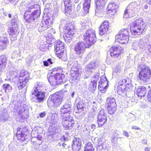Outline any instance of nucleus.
Instances as JSON below:
<instances>
[{
    "mask_svg": "<svg viewBox=\"0 0 151 151\" xmlns=\"http://www.w3.org/2000/svg\"><path fill=\"white\" fill-rule=\"evenodd\" d=\"M71 105L65 103L60 109V114L62 123L64 128L66 130L71 129L73 126L75 122L71 116L69 112Z\"/></svg>",
    "mask_w": 151,
    "mask_h": 151,
    "instance_id": "f257e3e1",
    "label": "nucleus"
},
{
    "mask_svg": "<svg viewBox=\"0 0 151 151\" xmlns=\"http://www.w3.org/2000/svg\"><path fill=\"white\" fill-rule=\"evenodd\" d=\"M26 6L25 12L24 15V19L26 21L29 23H32L34 22L36 18L39 17L40 15V10L36 9L32 12V9L36 7L40 8V6L37 4L32 5L31 4H25Z\"/></svg>",
    "mask_w": 151,
    "mask_h": 151,
    "instance_id": "f03ea898",
    "label": "nucleus"
},
{
    "mask_svg": "<svg viewBox=\"0 0 151 151\" xmlns=\"http://www.w3.org/2000/svg\"><path fill=\"white\" fill-rule=\"evenodd\" d=\"M146 24L142 19H137L130 25L131 33L133 35H139L143 32Z\"/></svg>",
    "mask_w": 151,
    "mask_h": 151,
    "instance_id": "7ed1b4c3",
    "label": "nucleus"
},
{
    "mask_svg": "<svg viewBox=\"0 0 151 151\" xmlns=\"http://www.w3.org/2000/svg\"><path fill=\"white\" fill-rule=\"evenodd\" d=\"M140 68V71L138 74V79L141 83L146 84L149 83L151 77V71L149 68L147 67L138 66Z\"/></svg>",
    "mask_w": 151,
    "mask_h": 151,
    "instance_id": "20e7f679",
    "label": "nucleus"
},
{
    "mask_svg": "<svg viewBox=\"0 0 151 151\" xmlns=\"http://www.w3.org/2000/svg\"><path fill=\"white\" fill-rule=\"evenodd\" d=\"M65 92H57L53 94L50 99L47 101L48 106L49 107L53 106L57 107L59 106L63 101L64 93Z\"/></svg>",
    "mask_w": 151,
    "mask_h": 151,
    "instance_id": "39448f33",
    "label": "nucleus"
},
{
    "mask_svg": "<svg viewBox=\"0 0 151 151\" xmlns=\"http://www.w3.org/2000/svg\"><path fill=\"white\" fill-rule=\"evenodd\" d=\"M65 33L63 37L66 43L70 42L75 31V26L71 23L67 22L64 28Z\"/></svg>",
    "mask_w": 151,
    "mask_h": 151,
    "instance_id": "423d86ee",
    "label": "nucleus"
},
{
    "mask_svg": "<svg viewBox=\"0 0 151 151\" xmlns=\"http://www.w3.org/2000/svg\"><path fill=\"white\" fill-rule=\"evenodd\" d=\"M37 87L36 88H33L31 91L32 95H34V96L32 97L31 99L32 102L39 103L44 99L45 92H42L40 89H37Z\"/></svg>",
    "mask_w": 151,
    "mask_h": 151,
    "instance_id": "0eeeda50",
    "label": "nucleus"
},
{
    "mask_svg": "<svg viewBox=\"0 0 151 151\" xmlns=\"http://www.w3.org/2000/svg\"><path fill=\"white\" fill-rule=\"evenodd\" d=\"M95 32L94 30L89 29L86 31L83 35L84 39L89 47L96 41Z\"/></svg>",
    "mask_w": 151,
    "mask_h": 151,
    "instance_id": "6e6552de",
    "label": "nucleus"
},
{
    "mask_svg": "<svg viewBox=\"0 0 151 151\" xmlns=\"http://www.w3.org/2000/svg\"><path fill=\"white\" fill-rule=\"evenodd\" d=\"M89 47L83 42H79L76 44L74 47V50L76 57L81 58L85 52L86 48Z\"/></svg>",
    "mask_w": 151,
    "mask_h": 151,
    "instance_id": "1a4fd4ad",
    "label": "nucleus"
},
{
    "mask_svg": "<svg viewBox=\"0 0 151 151\" xmlns=\"http://www.w3.org/2000/svg\"><path fill=\"white\" fill-rule=\"evenodd\" d=\"M27 73L24 70H22L20 72L19 80L17 83V86L19 89H22L24 87L28 81L29 78L26 76Z\"/></svg>",
    "mask_w": 151,
    "mask_h": 151,
    "instance_id": "9d476101",
    "label": "nucleus"
},
{
    "mask_svg": "<svg viewBox=\"0 0 151 151\" xmlns=\"http://www.w3.org/2000/svg\"><path fill=\"white\" fill-rule=\"evenodd\" d=\"M138 6L136 2H133L130 3L127 7V9L124 12L123 17L127 18L131 17L134 15L135 11Z\"/></svg>",
    "mask_w": 151,
    "mask_h": 151,
    "instance_id": "9b49d317",
    "label": "nucleus"
},
{
    "mask_svg": "<svg viewBox=\"0 0 151 151\" xmlns=\"http://www.w3.org/2000/svg\"><path fill=\"white\" fill-rule=\"evenodd\" d=\"M121 34L116 35L115 40L116 41L124 44L127 43L129 40V34L128 30L126 29H121Z\"/></svg>",
    "mask_w": 151,
    "mask_h": 151,
    "instance_id": "f8f14e48",
    "label": "nucleus"
},
{
    "mask_svg": "<svg viewBox=\"0 0 151 151\" xmlns=\"http://www.w3.org/2000/svg\"><path fill=\"white\" fill-rule=\"evenodd\" d=\"M97 117V122L99 127H102L107 121V116L104 109H101Z\"/></svg>",
    "mask_w": 151,
    "mask_h": 151,
    "instance_id": "ddd939ff",
    "label": "nucleus"
},
{
    "mask_svg": "<svg viewBox=\"0 0 151 151\" xmlns=\"http://www.w3.org/2000/svg\"><path fill=\"white\" fill-rule=\"evenodd\" d=\"M52 25V22L50 19H44L42 21L41 26L39 28V31L41 32L47 30V32H51L53 29H50Z\"/></svg>",
    "mask_w": 151,
    "mask_h": 151,
    "instance_id": "4468645a",
    "label": "nucleus"
},
{
    "mask_svg": "<svg viewBox=\"0 0 151 151\" xmlns=\"http://www.w3.org/2000/svg\"><path fill=\"white\" fill-rule=\"evenodd\" d=\"M19 32V30L18 29L17 24L14 25L13 24L10 27L9 31V34L12 36L11 37V40H16L17 39V35Z\"/></svg>",
    "mask_w": 151,
    "mask_h": 151,
    "instance_id": "2eb2a0df",
    "label": "nucleus"
},
{
    "mask_svg": "<svg viewBox=\"0 0 151 151\" xmlns=\"http://www.w3.org/2000/svg\"><path fill=\"white\" fill-rule=\"evenodd\" d=\"M108 82L106 77L104 76L101 78V81L99 82L98 88L101 91H104L108 87Z\"/></svg>",
    "mask_w": 151,
    "mask_h": 151,
    "instance_id": "dca6fc26",
    "label": "nucleus"
},
{
    "mask_svg": "<svg viewBox=\"0 0 151 151\" xmlns=\"http://www.w3.org/2000/svg\"><path fill=\"white\" fill-rule=\"evenodd\" d=\"M110 54L113 58H115L118 56L122 52L121 47L119 46H114L109 50Z\"/></svg>",
    "mask_w": 151,
    "mask_h": 151,
    "instance_id": "f3484780",
    "label": "nucleus"
},
{
    "mask_svg": "<svg viewBox=\"0 0 151 151\" xmlns=\"http://www.w3.org/2000/svg\"><path fill=\"white\" fill-rule=\"evenodd\" d=\"M109 27V22L106 20L104 21L99 28V34L101 35H103L105 34L108 31Z\"/></svg>",
    "mask_w": 151,
    "mask_h": 151,
    "instance_id": "a211bd4d",
    "label": "nucleus"
},
{
    "mask_svg": "<svg viewBox=\"0 0 151 151\" xmlns=\"http://www.w3.org/2000/svg\"><path fill=\"white\" fill-rule=\"evenodd\" d=\"M118 6L114 2L110 3L108 5L107 13L113 15L116 12Z\"/></svg>",
    "mask_w": 151,
    "mask_h": 151,
    "instance_id": "6ab92c4d",
    "label": "nucleus"
},
{
    "mask_svg": "<svg viewBox=\"0 0 151 151\" xmlns=\"http://www.w3.org/2000/svg\"><path fill=\"white\" fill-rule=\"evenodd\" d=\"M20 128H18L16 134L17 139L21 141H24L27 138L26 134L27 132L26 131L24 132Z\"/></svg>",
    "mask_w": 151,
    "mask_h": 151,
    "instance_id": "aec40b11",
    "label": "nucleus"
},
{
    "mask_svg": "<svg viewBox=\"0 0 151 151\" xmlns=\"http://www.w3.org/2000/svg\"><path fill=\"white\" fill-rule=\"evenodd\" d=\"M72 145L73 151H79L81 147V141L80 139L75 138L73 141Z\"/></svg>",
    "mask_w": 151,
    "mask_h": 151,
    "instance_id": "412c9836",
    "label": "nucleus"
},
{
    "mask_svg": "<svg viewBox=\"0 0 151 151\" xmlns=\"http://www.w3.org/2000/svg\"><path fill=\"white\" fill-rule=\"evenodd\" d=\"M63 1L65 6V12L68 14H70L72 12V1L71 0H64Z\"/></svg>",
    "mask_w": 151,
    "mask_h": 151,
    "instance_id": "4be33fe9",
    "label": "nucleus"
},
{
    "mask_svg": "<svg viewBox=\"0 0 151 151\" xmlns=\"http://www.w3.org/2000/svg\"><path fill=\"white\" fill-rule=\"evenodd\" d=\"M52 74H54L56 77V79L58 84L63 82V80L65 78V75L62 73L60 74L57 71H53L52 73Z\"/></svg>",
    "mask_w": 151,
    "mask_h": 151,
    "instance_id": "5701e85b",
    "label": "nucleus"
},
{
    "mask_svg": "<svg viewBox=\"0 0 151 151\" xmlns=\"http://www.w3.org/2000/svg\"><path fill=\"white\" fill-rule=\"evenodd\" d=\"M14 111L17 112L19 115H20L22 113L23 114L21 116V117L22 118H23L24 114L25 113L24 107L22 106H17L16 105H15L14 107Z\"/></svg>",
    "mask_w": 151,
    "mask_h": 151,
    "instance_id": "b1692460",
    "label": "nucleus"
},
{
    "mask_svg": "<svg viewBox=\"0 0 151 151\" xmlns=\"http://www.w3.org/2000/svg\"><path fill=\"white\" fill-rule=\"evenodd\" d=\"M54 74L51 75L49 74L47 76V78L48 79V81L52 86H56L58 85L56 77Z\"/></svg>",
    "mask_w": 151,
    "mask_h": 151,
    "instance_id": "393cba45",
    "label": "nucleus"
},
{
    "mask_svg": "<svg viewBox=\"0 0 151 151\" xmlns=\"http://www.w3.org/2000/svg\"><path fill=\"white\" fill-rule=\"evenodd\" d=\"M108 113L109 114H114L116 110V103L113 102L112 104H106Z\"/></svg>",
    "mask_w": 151,
    "mask_h": 151,
    "instance_id": "a878e982",
    "label": "nucleus"
},
{
    "mask_svg": "<svg viewBox=\"0 0 151 151\" xmlns=\"http://www.w3.org/2000/svg\"><path fill=\"white\" fill-rule=\"evenodd\" d=\"M91 0H85L83 3V10L84 14H87L90 7Z\"/></svg>",
    "mask_w": 151,
    "mask_h": 151,
    "instance_id": "bb28decb",
    "label": "nucleus"
},
{
    "mask_svg": "<svg viewBox=\"0 0 151 151\" xmlns=\"http://www.w3.org/2000/svg\"><path fill=\"white\" fill-rule=\"evenodd\" d=\"M146 92V89L144 86H139L137 90V94L138 97H141L145 96Z\"/></svg>",
    "mask_w": 151,
    "mask_h": 151,
    "instance_id": "cd10ccee",
    "label": "nucleus"
},
{
    "mask_svg": "<svg viewBox=\"0 0 151 151\" xmlns=\"http://www.w3.org/2000/svg\"><path fill=\"white\" fill-rule=\"evenodd\" d=\"M34 137L36 138L37 139V140L34 141V137H33V138L32 139V142H33L32 143V145L34 146H36L40 145L42 143V136L41 134H39L37 135L36 136H35Z\"/></svg>",
    "mask_w": 151,
    "mask_h": 151,
    "instance_id": "c85d7f7f",
    "label": "nucleus"
},
{
    "mask_svg": "<svg viewBox=\"0 0 151 151\" xmlns=\"http://www.w3.org/2000/svg\"><path fill=\"white\" fill-rule=\"evenodd\" d=\"M55 50H63L65 48L64 43L60 40L56 41L55 42Z\"/></svg>",
    "mask_w": 151,
    "mask_h": 151,
    "instance_id": "c756f323",
    "label": "nucleus"
},
{
    "mask_svg": "<svg viewBox=\"0 0 151 151\" xmlns=\"http://www.w3.org/2000/svg\"><path fill=\"white\" fill-rule=\"evenodd\" d=\"M85 102L84 101L81 100L78 103L77 108L78 110L77 112H80L83 111L85 107Z\"/></svg>",
    "mask_w": 151,
    "mask_h": 151,
    "instance_id": "7c9ffc66",
    "label": "nucleus"
},
{
    "mask_svg": "<svg viewBox=\"0 0 151 151\" xmlns=\"http://www.w3.org/2000/svg\"><path fill=\"white\" fill-rule=\"evenodd\" d=\"M58 133L56 130L51 131L49 133L48 137L52 141H57L58 139Z\"/></svg>",
    "mask_w": 151,
    "mask_h": 151,
    "instance_id": "2f4dec72",
    "label": "nucleus"
},
{
    "mask_svg": "<svg viewBox=\"0 0 151 151\" xmlns=\"http://www.w3.org/2000/svg\"><path fill=\"white\" fill-rule=\"evenodd\" d=\"M147 42L145 39H142L139 41V50L140 51H144L146 49Z\"/></svg>",
    "mask_w": 151,
    "mask_h": 151,
    "instance_id": "473e14b6",
    "label": "nucleus"
},
{
    "mask_svg": "<svg viewBox=\"0 0 151 151\" xmlns=\"http://www.w3.org/2000/svg\"><path fill=\"white\" fill-rule=\"evenodd\" d=\"M97 81L96 80H93L89 84L88 87L89 90L93 92L96 89Z\"/></svg>",
    "mask_w": 151,
    "mask_h": 151,
    "instance_id": "72a5a7b5",
    "label": "nucleus"
},
{
    "mask_svg": "<svg viewBox=\"0 0 151 151\" xmlns=\"http://www.w3.org/2000/svg\"><path fill=\"white\" fill-rule=\"evenodd\" d=\"M95 3L97 9L95 10L96 14L97 12V9H99L100 7L104 6L105 4V0H95Z\"/></svg>",
    "mask_w": 151,
    "mask_h": 151,
    "instance_id": "f704fd0d",
    "label": "nucleus"
},
{
    "mask_svg": "<svg viewBox=\"0 0 151 151\" xmlns=\"http://www.w3.org/2000/svg\"><path fill=\"white\" fill-rule=\"evenodd\" d=\"M95 66V62L94 61L91 62L86 66V70L87 71H90L91 72H92V70H90L94 68Z\"/></svg>",
    "mask_w": 151,
    "mask_h": 151,
    "instance_id": "c9c22d12",
    "label": "nucleus"
},
{
    "mask_svg": "<svg viewBox=\"0 0 151 151\" xmlns=\"http://www.w3.org/2000/svg\"><path fill=\"white\" fill-rule=\"evenodd\" d=\"M81 69L79 65L78 64L77 62L74 61L73 65L71 68V72H76V71Z\"/></svg>",
    "mask_w": 151,
    "mask_h": 151,
    "instance_id": "e433bc0d",
    "label": "nucleus"
},
{
    "mask_svg": "<svg viewBox=\"0 0 151 151\" xmlns=\"http://www.w3.org/2000/svg\"><path fill=\"white\" fill-rule=\"evenodd\" d=\"M131 81L129 78L123 79L119 82V84L120 86H122L123 85H124L125 86L131 85Z\"/></svg>",
    "mask_w": 151,
    "mask_h": 151,
    "instance_id": "4c0bfd02",
    "label": "nucleus"
},
{
    "mask_svg": "<svg viewBox=\"0 0 151 151\" xmlns=\"http://www.w3.org/2000/svg\"><path fill=\"white\" fill-rule=\"evenodd\" d=\"M82 72L81 69L75 72L72 73V76H73L74 79L79 80L81 76Z\"/></svg>",
    "mask_w": 151,
    "mask_h": 151,
    "instance_id": "58836bf2",
    "label": "nucleus"
},
{
    "mask_svg": "<svg viewBox=\"0 0 151 151\" xmlns=\"http://www.w3.org/2000/svg\"><path fill=\"white\" fill-rule=\"evenodd\" d=\"M8 43V39L6 38L4 40L0 41V49H5Z\"/></svg>",
    "mask_w": 151,
    "mask_h": 151,
    "instance_id": "ea45409f",
    "label": "nucleus"
},
{
    "mask_svg": "<svg viewBox=\"0 0 151 151\" xmlns=\"http://www.w3.org/2000/svg\"><path fill=\"white\" fill-rule=\"evenodd\" d=\"M93 150L94 148L91 142H87L85 146L84 151H93Z\"/></svg>",
    "mask_w": 151,
    "mask_h": 151,
    "instance_id": "a19ab883",
    "label": "nucleus"
},
{
    "mask_svg": "<svg viewBox=\"0 0 151 151\" xmlns=\"http://www.w3.org/2000/svg\"><path fill=\"white\" fill-rule=\"evenodd\" d=\"M9 119V116L7 112H3L0 114V120L5 121Z\"/></svg>",
    "mask_w": 151,
    "mask_h": 151,
    "instance_id": "79ce46f5",
    "label": "nucleus"
},
{
    "mask_svg": "<svg viewBox=\"0 0 151 151\" xmlns=\"http://www.w3.org/2000/svg\"><path fill=\"white\" fill-rule=\"evenodd\" d=\"M20 52H18L17 50H14L12 55V58L13 59H20V58L21 56L20 55Z\"/></svg>",
    "mask_w": 151,
    "mask_h": 151,
    "instance_id": "37998d69",
    "label": "nucleus"
},
{
    "mask_svg": "<svg viewBox=\"0 0 151 151\" xmlns=\"http://www.w3.org/2000/svg\"><path fill=\"white\" fill-rule=\"evenodd\" d=\"M7 62V58L5 55H2L0 56V63L4 64V66L6 65Z\"/></svg>",
    "mask_w": 151,
    "mask_h": 151,
    "instance_id": "c03bdc74",
    "label": "nucleus"
},
{
    "mask_svg": "<svg viewBox=\"0 0 151 151\" xmlns=\"http://www.w3.org/2000/svg\"><path fill=\"white\" fill-rule=\"evenodd\" d=\"M3 87L6 92H9L12 90L11 86L8 84H4L3 85Z\"/></svg>",
    "mask_w": 151,
    "mask_h": 151,
    "instance_id": "a18cd8bd",
    "label": "nucleus"
},
{
    "mask_svg": "<svg viewBox=\"0 0 151 151\" xmlns=\"http://www.w3.org/2000/svg\"><path fill=\"white\" fill-rule=\"evenodd\" d=\"M139 41H134L132 44V48L134 50H136L139 49Z\"/></svg>",
    "mask_w": 151,
    "mask_h": 151,
    "instance_id": "49530a36",
    "label": "nucleus"
},
{
    "mask_svg": "<svg viewBox=\"0 0 151 151\" xmlns=\"http://www.w3.org/2000/svg\"><path fill=\"white\" fill-rule=\"evenodd\" d=\"M58 119V116L57 114H54L52 115L51 118V120L52 123H55L57 122Z\"/></svg>",
    "mask_w": 151,
    "mask_h": 151,
    "instance_id": "de8ad7c7",
    "label": "nucleus"
},
{
    "mask_svg": "<svg viewBox=\"0 0 151 151\" xmlns=\"http://www.w3.org/2000/svg\"><path fill=\"white\" fill-rule=\"evenodd\" d=\"M121 72V68L119 66H116L113 72V74H116L117 75H119Z\"/></svg>",
    "mask_w": 151,
    "mask_h": 151,
    "instance_id": "09e8293b",
    "label": "nucleus"
},
{
    "mask_svg": "<svg viewBox=\"0 0 151 151\" xmlns=\"http://www.w3.org/2000/svg\"><path fill=\"white\" fill-rule=\"evenodd\" d=\"M63 50H55V53L57 56L60 58H61L62 57L63 55Z\"/></svg>",
    "mask_w": 151,
    "mask_h": 151,
    "instance_id": "8fccbe9b",
    "label": "nucleus"
},
{
    "mask_svg": "<svg viewBox=\"0 0 151 151\" xmlns=\"http://www.w3.org/2000/svg\"><path fill=\"white\" fill-rule=\"evenodd\" d=\"M114 103H116L115 100L113 98H108L107 99L106 104H112Z\"/></svg>",
    "mask_w": 151,
    "mask_h": 151,
    "instance_id": "3c124183",
    "label": "nucleus"
},
{
    "mask_svg": "<svg viewBox=\"0 0 151 151\" xmlns=\"http://www.w3.org/2000/svg\"><path fill=\"white\" fill-rule=\"evenodd\" d=\"M103 140V139L101 138L99 139L98 141L95 143V145L96 146V147L100 145H102L104 143Z\"/></svg>",
    "mask_w": 151,
    "mask_h": 151,
    "instance_id": "603ef678",
    "label": "nucleus"
},
{
    "mask_svg": "<svg viewBox=\"0 0 151 151\" xmlns=\"http://www.w3.org/2000/svg\"><path fill=\"white\" fill-rule=\"evenodd\" d=\"M125 91V89L124 88H122L119 86L117 88V91L118 93L121 94L122 93H123Z\"/></svg>",
    "mask_w": 151,
    "mask_h": 151,
    "instance_id": "864d4df0",
    "label": "nucleus"
},
{
    "mask_svg": "<svg viewBox=\"0 0 151 151\" xmlns=\"http://www.w3.org/2000/svg\"><path fill=\"white\" fill-rule=\"evenodd\" d=\"M11 22L12 23H13L14 25L15 24H17V18L16 17H13L12 19Z\"/></svg>",
    "mask_w": 151,
    "mask_h": 151,
    "instance_id": "5fc2aeb1",
    "label": "nucleus"
},
{
    "mask_svg": "<svg viewBox=\"0 0 151 151\" xmlns=\"http://www.w3.org/2000/svg\"><path fill=\"white\" fill-rule=\"evenodd\" d=\"M147 99L148 101L151 102V89L148 92Z\"/></svg>",
    "mask_w": 151,
    "mask_h": 151,
    "instance_id": "6e6d98bb",
    "label": "nucleus"
},
{
    "mask_svg": "<svg viewBox=\"0 0 151 151\" xmlns=\"http://www.w3.org/2000/svg\"><path fill=\"white\" fill-rule=\"evenodd\" d=\"M60 140L62 141H67L68 140V138L65 135H63L61 137Z\"/></svg>",
    "mask_w": 151,
    "mask_h": 151,
    "instance_id": "4d7b16f0",
    "label": "nucleus"
},
{
    "mask_svg": "<svg viewBox=\"0 0 151 151\" xmlns=\"http://www.w3.org/2000/svg\"><path fill=\"white\" fill-rule=\"evenodd\" d=\"M99 74L98 73H97L94 75L93 76V79H95L94 80H96L97 81V80L98 79Z\"/></svg>",
    "mask_w": 151,
    "mask_h": 151,
    "instance_id": "13d9d810",
    "label": "nucleus"
},
{
    "mask_svg": "<svg viewBox=\"0 0 151 151\" xmlns=\"http://www.w3.org/2000/svg\"><path fill=\"white\" fill-rule=\"evenodd\" d=\"M42 85L40 83H37L36 84H35V87L34 88H36V87H37V89H40V88L42 87Z\"/></svg>",
    "mask_w": 151,
    "mask_h": 151,
    "instance_id": "bf43d9fd",
    "label": "nucleus"
},
{
    "mask_svg": "<svg viewBox=\"0 0 151 151\" xmlns=\"http://www.w3.org/2000/svg\"><path fill=\"white\" fill-rule=\"evenodd\" d=\"M74 62L73 61H69L67 64L68 67L69 68H71L72 65H73V63Z\"/></svg>",
    "mask_w": 151,
    "mask_h": 151,
    "instance_id": "052dcab7",
    "label": "nucleus"
},
{
    "mask_svg": "<svg viewBox=\"0 0 151 151\" xmlns=\"http://www.w3.org/2000/svg\"><path fill=\"white\" fill-rule=\"evenodd\" d=\"M29 43L28 42L25 43L24 45V49L25 50H26L29 49Z\"/></svg>",
    "mask_w": 151,
    "mask_h": 151,
    "instance_id": "680f3d73",
    "label": "nucleus"
},
{
    "mask_svg": "<svg viewBox=\"0 0 151 151\" xmlns=\"http://www.w3.org/2000/svg\"><path fill=\"white\" fill-rule=\"evenodd\" d=\"M9 147V151H16L15 148L12 145H10Z\"/></svg>",
    "mask_w": 151,
    "mask_h": 151,
    "instance_id": "e2e57ef3",
    "label": "nucleus"
},
{
    "mask_svg": "<svg viewBox=\"0 0 151 151\" xmlns=\"http://www.w3.org/2000/svg\"><path fill=\"white\" fill-rule=\"evenodd\" d=\"M118 138L116 137L112 138L111 139V141L112 143L114 144H116L117 142Z\"/></svg>",
    "mask_w": 151,
    "mask_h": 151,
    "instance_id": "0e129e2a",
    "label": "nucleus"
},
{
    "mask_svg": "<svg viewBox=\"0 0 151 151\" xmlns=\"http://www.w3.org/2000/svg\"><path fill=\"white\" fill-rule=\"evenodd\" d=\"M17 72L16 71H14V70H10L9 72L10 75L12 76H16Z\"/></svg>",
    "mask_w": 151,
    "mask_h": 151,
    "instance_id": "69168bd1",
    "label": "nucleus"
},
{
    "mask_svg": "<svg viewBox=\"0 0 151 151\" xmlns=\"http://www.w3.org/2000/svg\"><path fill=\"white\" fill-rule=\"evenodd\" d=\"M4 64L0 63V72L2 71L3 69H4L6 66V65H5L4 66H3Z\"/></svg>",
    "mask_w": 151,
    "mask_h": 151,
    "instance_id": "338daca9",
    "label": "nucleus"
},
{
    "mask_svg": "<svg viewBox=\"0 0 151 151\" xmlns=\"http://www.w3.org/2000/svg\"><path fill=\"white\" fill-rule=\"evenodd\" d=\"M123 134L124 135L127 137H129V136L128 133L125 130L123 131Z\"/></svg>",
    "mask_w": 151,
    "mask_h": 151,
    "instance_id": "774afa93",
    "label": "nucleus"
}]
</instances>
